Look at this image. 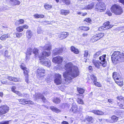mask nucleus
I'll use <instances>...</instances> for the list:
<instances>
[{"label":"nucleus","mask_w":124,"mask_h":124,"mask_svg":"<svg viewBox=\"0 0 124 124\" xmlns=\"http://www.w3.org/2000/svg\"><path fill=\"white\" fill-rule=\"evenodd\" d=\"M64 69L66 71L63 73V76L65 78V81H62L61 75L58 73L55 74L54 82L57 85L62 83L68 84L71 82L72 78L79 75V72L77 67L74 65L71 62L67 63L65 65Z\"/></svg>","instance_id":"obj_1"},{"label":"nucleus","mask_w":124,"mask_h":124,"mask_svg":"<svg viewBox=\"0 0 124 124\" xmlns=\"http://www.w3.org/2000/svg\"><path fill=\"white\" fill-rule=\"evenodd\" d=\"M124 58V53L121 54L119 51H115L113 54L112 57V61L115 64L118 62L120 58Z\"/></svg>","instance_id":"obj_2"},{"label":"nucleus","mask_w":124,"mask_h":124,"mask_svg":"<svg viewBox=\"0 0 124 124\" xmlns=\"http://www.w3.org/2000/svg\"><path fill=\"white\" fill-rule=\"evenodd\" d=\"M112 12L117 15H120L123 13L122 8L119 5L115 4L112 6L111 8Z\"/></svg>","instance_id":"obj_3"},{"label":"nucleus","mask_w":124,"mask_h":124,"mask_svg":"<svg viewBox=\"0 0 124 124\" xmlns=\"http://www.w3.org/2000/svg\"><path fill=\"white\" fill-rule=\"evenodd\" d=\"M36 72L37 77L39 79H42L45 75V70L43 68H38Z\"/></svg>","instance_id":"obj_4"},{"label":"nucleus","mask_w":124,"mask_h":124,"mask_svg":"<svg viewBox=\"0 0 124 124\" xmlns=\"http://www.w3.org/2000/svg\"><path fill=\"white\" fill-rule=\"evenodd\" d=\"M105 4L103 3L99 2L96 5V10L101 12L104 11L105 10Z\"/></svg>","instance_id":"obj_5"},{"label":"nucleus","mask_w":124,"mask_h":124,"mask_svg":"<svg viewBox=\"0 0 124 124\" xmlns=\"http://www.w3.org/2000/svg\"><path fill=\"white\" fill-rule=\"evenodd\" d=\"M106 56V55H103L99 57V59L101 61L100 62L101 65L104 67H106L107 65V62L105 59Z\"/></svg>","instance_id":"obj_6"},{"label":"nucleus","mask_w":124,"mask_h":124,"mask_svg":"<svg viewBox=\"0 0 124 124\" xmlns=\"http://www.w3.org/2000/svg\"><path fill=\"white\" fill-rule=\"evenodd\" d=\"M9 109L8 107L5 105L0 107V115L5 114L9 111Z\"/></svg>","instance_id":"obj_7"},{"label":"nucleus","mask_w":124,"mask_h":124,"mask_svg":"<svg viewBox=\"0 0 124 124\" xmlns=\"http://www.w3.org/2000/svg\"><path fill=\"white\" fill-rule=\"evenodd\" d=\"M51 54L50 52H46L44 51L39 55V59L40 60H42L43 59H46V57H48Z\"/></svg>","instance_id":"obj_8"},{"label":"nucleus","mask_w":124,"mask_h":124,"mask_svg":"<svg viewBox=\"0 0 124 124\" xmlns=\"http://www.w3.org/2000/svg\"><path fill=\"white\" fill-rule=\"evenodd\" d=\"M63 61V57L59 56L53 58L52 61L54 63L60 64L62 63Z\"/></svg>","instance_id":"obj_9"},{"label":"nucleus","mask_w":124,"mask_h":124,"mask_svg":"<svg viewBox=\"0 0 124 124\" xmlns=\"http://www.w3.org/2000/svg\"><path fill=\"white\" fill-rule=\"evenodd\" d=\"M41 64L47 67H49L51 65L50 61L47 59H43L40 60Z\"/></svg>","instance_id":"obj_10"},{"label":"nucleus","mask_w":124,"mask_h":124,"mask_svg":"<svg viewBox=\"0 0 124 124\" xmlns=\"http://www.w3.org/2000/svg\"><path fill=\"white\" fill-rule=\"evenodd\" d=\"M115 82L120 86H122L123 85V79L122 77L115 79Z\"/></svg>","instance_id":"obj_11"},{"label":"nucleus","mask_w":124,"mask_h":124,"mask_svg":"<svg viewBox=\"0 0 124 124\" xmlns=\"http://www.w3.org/2000/svg\"><path fill=\"white\" fill-rule=\"evenodd\" d=\"M36 99H41L44 102H45L46 99L40 93H37L36 94Z\"/></svg>","instance_id":"obj_12"},{"label":"nucleus","mask_w":124,"mask_h":124,"mask_svg":"<svg viewBox=\"0 0 124 124\" xmlns=\"http://www.w3.org/2000/svg\"><path fill=\"white\" fill-rule=\"evenodd\" d=\"M52 46L50 44H46L43 47V49L45 50L49 51L51 49Z\"/></svg>","instance_id":"obj_13"},{"label":"nucleus","mask_w":124,"mask_h":124,"mask_svg":"<svg viewBox=\"0 0 124 124\" xmlns=\"http://www.w3.org/2000/svg\"><path fill=\"white\" fill-rule=\"evenodd\" d=\"M93 62L94 65L96 68L98 69L100 68V66L101 65H100V62L98 61L95 60H93Z\"/></svg>","instance_id":"obj_14"},{"label":"nucleus","mask_w":124,"mask_h":124,"mask_svg":"<svg viewBox=\"0 0 124 124\" xmlns=\"http://www.w3.org/2000/svg\"><path fill=\"white\" fill-rule=\"evenodd\" d=\"M109 22L108 21L103 24L104 26L107 29L111 28L113 26V25H109Z\"/></svg>","instance_id":"obj_15"},{"label":"nucleus","mask_w":124,"mask_h":124,"mask_svg":"<svg viewBox=\"0 0 124 124\" xmlns=\"http://www.w3.org/2000/svg\"><path fill=\"white\" fill-rule=\"evenodd\" d=\"M38 51L39 50L36 48L34 49L33 51V53L34 54L35 57L37 58H39V55Z\"/></svg>","instance_id":"obj_16"},{"label":"nucleus","mask_w":124,"mask_h":124,"mask_svg":"<svg viewBox=\"0 0 124 124\" xmlns=\"http://www.w3.org/2000/svg\"><path fill=\"white\" fill-rule=\"evenodd\" d=\"M29 70L28 69H27L25 70H24V73L25 77V78H26L25 81L27 83H29L28 79V73H29Z\"/></svg>","instance_id":"obj_17"},{"label":"nucleus","mask_w":124,"mask_h":124,"mask_svg":"<svg viewBox=\"0 0 124 124\" xmlns=\"http://www.w3.org/2000/svg\"><path fill=\"white\" fill-rule=\"evenodd\" d=\"M92 112H93L95 114L98 115H102L103 114V112L99 110H92Z\"/></svg>","instance_id":"obj_18"},{"label":"nucleus","mask_w":124,"mask_h":124,"mask_svg":"<svg viewBox=\"0 0 124 124\" xmlns=\"http://www.w3.org/2000/svg\"><path fill=\"white\" fill-rule=\"evenodd\" d=\"M70 50L71 51L73 52V53L76 54H78L79 53V51L78 49L76 48H75L73 46H72L70 47Z\"/></svg>","instance_id":"obj_19"},{"label":"nucleus","mask_w":124,"mask_h":124,"mask_svg":"<svg viewBox=\"0 0 124 124\" xmlns=\"http://www.w3.org/2000/svg\"><path fill=\"white\" fill-rule=\"evenodd\" d=\"M121 77L119 73L116 72H114L113 73V77L114 80Z\"/></svg>","instance_id":"obj_20"},{"label":"nucleus","mask_w":124,"mask_h":124,"mask_svg":"<svg viewBox=\"0 0 124 124\" xmlns=\"http://www.w3.org/2000/svg\"><path fill=\"white\" fill-rule=\"evenodd\" d=\"M70 13L69 10L61 9V14L62 15L66 16Z\"/></svg>","instance_id":"obj_21"},{"label":"nucleus","mask_w":124,"mask_h":124,"mask_svg":"<svg viewBox=\"0 0 124 124\" xmlns=\"http://www.w3.org/2000/svg\"><path fill=\"white\" fill-rule=\"evenodd\" d=\"M77 109V107L76 104L74 103H73L72 105L71 109H70V110L74 112L76 111Z\"/></svg>","instance_id":"obj_22"},{"label":"nucleus","mask_w":124,"mask_h":124,"mask_svg":"<svg viewBox=\"0 0 124 124\" xmlns=\"http://www.w3.org/2000/svg\"><path fill=\"white\" fill-rule=\"evenodd\" d=\"M26 36L28 39L31 38L32 36V32L31 30H27L26 32Z\"/></svg>","instance_id":"obj_23"},{"label":"nucleus","mask_w":124,"mask_h":124,"mask_svg":"<svg viewBox=\"0 0 124 124\" xmlns=\"http://www.w3.org/2000/svg\"><path fill=\"white\" fill-rule=\"evenodd\" d=\"M94 5V3H92L89 4L88 6L85 7L84 8L86 9H91L93 7Z\"/></svg>","instance_id":"obj_24"},{"label":"nucleus","mask_w":124,"mask_h":124,"mask_svg":"<svg viewBox=\"0 0 124 124\" xmlns=\"http://www.w3.org/2000/svg\"><path fill=\"white\" fill-rule=\"evenodd\" d=\"M69 35V33L68 32H63L61 33L60 36H59L60 37H62L63 38H65L67 37ZM60 35H59L60 36Z\"/></svg>","instance_id":"obj_25"},{"label":"nucleus","mask_w":124,"mask_h":124,"mask_svg":"<svg viewBox=\"0 0 124 124\" xmlns=\"http://www.w3.org/2000/svg\"><path fill=\"white\" fill-rule=\"evenodd\" d=\"M50 108L52 111L55 113H58L60 111L59 109L54 106H51Z\"/></svg>","instance_id":"obj_26"},{"label":"nucleus","mask_w":124,"mask_h":124,"mask_svg":"<svg viewBox=\"0 0 124 124\" xmlns=\"http://www.w3.org/2000/svg\"><path fill=\"white\" fill-rule=\"evenodd\" d=\"M6 78L8 79L9 80L14 82H17L18 79L16 78H14L10 76L7 77Z\"/></svg>","instance_id":"obj_27"},{"label":"nucleus","mask_w":124,"mask_h":124,"mask_svg":"<svg viewBox=\"0 0 124 124\" xmlns=\"http://www.w3.org/2000/svg\"><path fill=\"white\" fill-rule=\"evenodd\" d=\"M111 119L112 121H110V123H113L115 122L118 119V118L116 116L114 115L112 116L111 117Z\"/></svg>","instance_id":"obj_28"},{"label":"nucleus","mask_w":124,"mask_h":124,"mask_svg":"<svg viewBox=\"0 0 124 124\" xmlns=\"http://www.w3.org/2000/svg\"><path fill=\"white\" fill-rule=\"evenodd\" d=\"M53 101L56 104H58L60 102V100L57 98H54L53 99Z\"/></svg>","instance_id":"obj_29"},{"label":"nucleus","mask_w":124,"mask_h":124,"mask_svg":"<svg viewBox=\"0 0 124 124\" xmlns=\"http://www.w3.org/2000/svg\"><path fill=\"white\" fill-rule=\"evenodd\" d=\"M89 29V27H87L82 26L79 27L78 29L79 30H84V31H87Z\"/></svg>","instance_id":"obj_30"},{"label":"nucleus","mask_w":124,"mask_h":124,"mask_svg":"<svg viewBox=\"0 0 124 124\" xmlns=\"http://www.w3.org/2000/svg\"><path fill=\"white\" fill-rule=\"evenodd\" d=\"M93 119L92 117H88L85 119L84 121L86 123H88L90 122H92Z\"/></svg>","instance_id":"obj_31"},{"label":"nucleus","mask_w":124,"mask_h":124,"mask_svg":"<svg viewBox=\"0 0 124 124\" xmlns=\"http://www.w3.org/2000/svg\"><path fill=\"white\" fill-rule=\"evenodd\" d=\"M34 17L37 18H43L44 17V16L42 14H36L33 16Z\"/></svg>","instance_id":"obj_32"},{"label":"nucleus","mask_w":124,"mask_h":124,"mask_svg":"<svg viewBox=\"0 0 124 124\" xmlns=\"http://www.w3.org/2000/svg\"><path fill=\"white\" fill-rule=\"evenodd\" d=\"M33 51V49L32 48H28L26 53V55H30L31 54V53Z\"/></svg>","instance_id":"obj_33"},{"label":"nucleus","mask_w":124,"mask_h":124,"mask_svg":"<svg viewBox=\"0 0 124 124\" xmlns=\"http://www.w3.org/2000/svg\"><path fill=\"white\" fill-rule=\"evenodd\" d=\"M99 40L96 35L93 36L91 38V41L94 42Z\"/></svg>","instance_id":"obj_34"},{"label":"nucleus","mask_w":124,"mask_h":124,"mask_svg":"<svg viewBox=\"0 0 124 124\" xmlns=\"http://www.w3.org/2000/svg\"><path fill=\"white\" fill-rule=\"evenodd\" d=\"M9 36L8 35H2L0 37V39L2 40H5Z\"/></svg>","instance_id":"obj_35"},{"label":"nucleus","mask_w":124,"mask_h":124,"mask_svg":"<svg viewBox=\"0 0 124 124\" xmlns=\"http://www.w3.org/2000/svg\"><path fill=\"white\" fill-rule=\"evenodd\" d=\"M90 78L92 80L93 83L95 82V81H97V78L95 75L92 74L90 76Z\"/></svg>","instance_id":"obj_36"},{"label":"nucleus","mask_w":124,"mask_h":124,"mask_svg":"<svg viewBox=\"0 0 124 124\" xmlns=\"http://www.w3.org/2000/svg\"><path fill=\"white\" fill-rule=\"evenodd\" d=\"M99 39L103 37L104 35V33H101L96 34Z\"/></svg>","instance_id":"obj_37"},{"label":"nucleus","mask_w":124,"mask_h":124,"mask_svg":"<svg viewBox=\"0 0 124 124\" xmlns=\"http://www.w3.org/2000/svg\"><path fill=\"white\" fill-rule=\"evenodd\" d=\"M24 21L23 19H20L19 20L17 21L16 22V25L19 24H22L24 23Z\"/></svg>","instance_id":"obj_38"},{"label":"nucleus","mask_w":124,"mask_h":124,"mask_svg":"<svg viewBox=\"0 0 124 124\" xmlns=\"http://www.w3.org/2000/svg\"><path fill=\"white\" fill-rule=\"evenodd\" d=\"M77 90L78 92L80 94H83L84 92V90L81 88H77Z\"/></svg>","instance_id":"obj_39"},{"label":"nucleus","mask_w":124,"mask_h":124,"mask_svg":"<svg viewBox=\"0 0 124 124\" xmlns=\"http://www.w3.org/2000/svg\"><path fill=\"white\" fill-rule=\"evenodd\" d=\"M58 48H55L53 51V54L54 55L58 54Z\"/></svg>","instance_id":"obj_40"},{"label":"nucleus","mask_w":124,"mask_h":124,"mask_svg":"<svg viewBox=\"0 0 124 124\" xmlns=\"http://www.w3.org/2000/svg\"><path fill=\"white\" fill-rule=\"evenodd\" d=\"M97 81H95V82L93 83L94 85H95L96 86H98L99 87H101V85L100 83L97 82Z\"/></svg>","instance_id":"obj_41"},{"label":"nucleus","mask_w":124,"mask_h":124,"mask_svg":"<svg viewBox=\"0 0 124 124\" xmlns=\"http://www.w3.org/2000/svg\"><path fill=\"white\" fill-rule=\"evenodd\" d=\"M77 101L78 103L79 104H82L84 103L83 100L80 98H78Z\"/></svg>","instance_id":"obj_42"},{"label":"nucleus","mask_w":124,"mask_h":124,"mask_svg":"<svg viewBox=\"0 0 124 124\" xmlns=\"http://www.w3.org/2000/svg\"><path fill=\"white\" fill-rule=\"evenodd\" d=\"M23 29L22 26H19L17 28L16 31L18 32H21L23 31Z\"/></svg>","instance_id":"obj_43"},{"label":"nucleus","mask_w":124,"mask_h":124,"mask_svg":"<svg viewBox=\"0 0 124 124\" xmlns=\"http://www.w3.org/2000/svg\"><path fill=\"white\" fill-rule=\"evenodd\" d=\"M25 104H34V103L33 102L31 101L28 100L27 101L25 100Z\"/></svg>","instance_id":"obj_44"},{"label":"nucleus","mask_w":124,"mask_h":124,"mask_svg":"<svg viewBox=\"0 0 124 124\" xmlns=\"http://www.w3.org/2000/svg\"><path fill=\"white\" fill-rule=\"evenodd\" d=\"M13 2H14L13 4L14 5H18L20 3V1L16 0H14Z\"/></svg>","instance_id":"obj_45"},{"label":"nucleus","mask_w":124,"mask_h":124,"mask_svg":"<svg viewBox=\"0 0 124 124\" xmlns=\"http://www.w3.org/2000/svg\"><path fill=\"white\" fill-rule=\"evenodd\" d=\"M43 31L41 28L40 27H38L37 29V32L38 34L42 33Z\"/></svg>","instance_id":"obj_46"},{"label":"nucleus","mask_w":124,"mask_h":124,"mask_svg":"<svg viewBox=\"0 0 124 124\" xmlns=\"http://www.w3.org/2000/svg\"><path fill=\"white\" fill-rule=\"evenodd\" d=\"M44 7L46 9H50L52 7L51 5H49L48 4H46L44 6Z\"/></svg>","instance_id":"obj_47"},{"label":"nucleus","mask_w":124,"mask_h":124,"mask_svg":"<svg viewBox=\"0 0 124 124\" xmlns=\"http://www.w3.org/2000/svg\"><path fill=\"white\" fill-rule=\"evenodd\" d=\"M16 37L18 38H20L23 35L22 33H16L15 34Z\"/></svg>","instance_id":"obj_48"},{"label":"nucleus","mask_w":124,"mask_h":124,"mask_svg":"<svg viewBox=\"0 0 124 124\" xmlns=\"http://www.w3.org/2000/svg\"><path fill=\"white\" fill-rule=\"evenodd\" d=\"M9 121H5L0 122V124H9Z\"/></svg>","instance_id":"obj_49"},{"label":"nucleus","mask_w":124,"mask_h":124,"mask_svg":"<svg viewBox=\"0 0 124 124\" xmlns=\"http://www.w3.org/2000/svg\"><path fill=\"white\" fill-rule=\"evenodd\" d=\"M101 53V52L100 51H99L97 52L94 54V57H96L100 55Z\"/></svg>","instance_id":"obj_50"},{"label":"nucleus","mask_w":124,"mask_h":124,"mask_svg":"<svg viewBox=\"0 0 124 124\" xmlns=\"http://www.w3.org/2000/svg\"><path fill=\"white\" fill-rule=\"evenodd\" d=\"M58 54L62 53L63 51V48H58Z\"/></svg>","instance_id":"obj_51"},{"label":"nucleus","mask_w":124,"mask_h":124,"mask_svg":"<svg viewBox=\"0 0 124 124\" xmlns=\"http://www.w3.org/2000/svg\"><path fill=\"white\" fill-rule=\"evenodd\" d=\"M88 54V52L87 51H85L84 54V59L86 60V57L87 56Z\"/></svg>","instance_id":"obj_52"},{"label":"nucleus","mask_w":124,"mask_h":124,"mask_svg":"<svg viewBox=\"0 0 124 124\" xmlns=\"http://www.w3.org/2000/svg\"><path fill=\"white\" fill-rule=\"evenodd\" d=\"M25 100L26 99H21L18 100V101L19 102H23L22 103L23 104H25ZM20 103H22L21 102Z\"/></svg>","instance_id":"obj_53"},{"label":"nucleus","mask_w":124,"mask_h":124,"mask_svg":"<svg viewBox=\"0 0 124 124\" xmlns=\"http://www.w3.org/2000/svg\"><path fill=\"white\" fill-rule=\"evenodd\" d=\"M62 1L66 4H70V0H62Z\"/></svg>","instance_id":"obj_54"},{"label":"nucleus","mask_w":124,"mask_h":124,"mask_svg":"<svg viewBox=\"0 0 124 124\" xmlns=\"http://www.w3.org/2000/svg\"><path fill=\"white\" fill-rule=\"evenodd\" d=\"M21 68L23 70V71H24V70H26V69H27V68L25 66H24V65H23V64H22L21 65Z\"/></svg>","instance_id":"obj_55"},{"label":"nucleus","mask_w":124,"mask_h":124,"mask_svg":"<svg viewBox=\"0 0 124 124\" xmlns=\"http://www.w3.org/2000/svg\"><path fill=\"white\" fill-rule=\"evenodd\" d=\"M15 93L19 96H22V94L19 92L16 91Z\"/></svg>","instance_id":"obj_56"},{"label":"nucleus","mask_w":124,"mask_h":124,"mask_svg":"<svg viewBox=\"0 0 124 124\" xmlns=\"http://www.w3.org/2000/svg\"><path fill=\"white\" fill-rule=\"evenodd\" d=\"M84 21L90 23L91 22V19L90 18H88L85 19Z\"/></svg>","instance_id":"obj_57"},{"label":"nucleus","mask_w":124,"mask_h":124,"mask_svg":"<svg viewBox=\"0 0 124 124\" xmlns=\"http://www.w3.org/2000/svg\"><path fill=\"white\" fill-rule=\"evenodd\" d=\"M57 68L59 70H62L63 68V67L62 65L61 64L58 66Z\"/></svg>","instance_id":"obj_58"},{"label":"nucleus","mask_w":124,"mask_h":124,"mask_svg":"<svg viewBox=\"0 0 124 124\" xmlns=\"http://www.w3.org/2000/svg\"><path fill=\"white\" fill-rule=\"evenodd\" d=\"M104 28V26H101L100 27H99V30L100 31H102L103 30H105V29H104V28Z\"/></svg>","instance_id":"obj_59"},{"label":"nucleus","mask_w":124,"mask_h":124,"mask_svg":"<svg viewBox=\"0 0 124 124\" xmlns=\"http://www.w3.org/2000/svg\"><path fill=\"white\" fill-rule=\"evenodd\" d=\"M22 27L23 28H24L26 29H28L29 28L28 26L26 24L23 25Z\"/></svg>","instance_id":"obj_60"},{"label":"nucleus","mask_w":124,"mask_h":124,"mask_svg":"<svg viewBox=\"0 0 124 124\" xmlns=\"http://www.w3.org/2000/svg\"><path fill=\"white\" fill-rule=\"evenodd\" d=\"M16 89V87L15 86H12V91L14 93H15V92H16V91L15 90Z\"/></svg>","instance_id":"obj_61"},{"label":"nucleus","mask_w":124,"mask_h":124,"mask_svg":"<svg viewBox=\"0 0 124 124\" xmlns=\"http://www.w3.org/2000/svg\"><path fill=\"white\" fill-rule=\"evenodd\" d=\"M88 35L87 33H83L82 35V37H86Z\"/></svg>","instance_id":"obj_62"},{"label":"nucleus","mask_w":124,"mask_h":124,"mask_svg":"<svg viewBox=\"0 0 124 124\" xmlns=\"http://www.w3.org/2000/svg\"><path fill=\"white\" fill-rule=\"evenodd\" d=\"M118 105L119 106V108H122L123 106V105L122 104L118 103Z\"/></svg>","instance_id":"obj_63"},{"label":"nucleus","mask_w":124,"mask_h":124,"mask_svg":"<svg viewBox=\"0 0 124 124\" xmlns=\"http://www.w3.org/2000/svg\"><path fill=\"white\" fill-rule=\"evenodd\" d=\"M106 13V14L109 16H111L112 14V13L110 12V11H107Z\"/></svg>","instance_id":"obj_64"}]
</instances>
